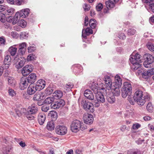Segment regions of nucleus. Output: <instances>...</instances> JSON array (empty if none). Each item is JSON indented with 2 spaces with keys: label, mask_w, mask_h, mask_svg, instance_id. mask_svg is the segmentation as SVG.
<instances>
[{
  "label": "nucleus",
  "mask_w": 154,
  "mask_h": 154,
  "mask_svg": "<svg viewBox=\"0 0 154 154\" xmlns=\"http://www.w3.org/2000/svg\"><path fill=\"white\" fill-rule=\"evenodd\" d=\"M8 93L9 95L11 97L14 96L16 94V91L11 88L9 89Z\"/></svg>",
  "instance_id": "09e8293b"
},
{
  "label": "nucleus",
  "mask_w": 154,
  "mask_h": 154,
  "mask_svg": "<svg viewBox=\"0 0 154 154\" xmlns=\"http://www.w3.org/2000/svg\"><path fill=\"white\" fill-rule=\"evenodd\" d=\"M84 96L89 100H92L94 99V97L92 91L89 89L86 90L84 93Z\"/></svg>",
  "instance_id": "2eb2a0df"
},
{
  "label": "nucleus",
  "mask_w": 154,
  "mask_h": 154,
  "mask_svg": "<svg viewBox=\"0 0 154 154\" xmlns=\"http://www.w3.org/2000/svg\"><path fill=\"white\" fill-rule=\"evenodd\" d=\"M46 128L47 129L50 131L54 130L55 128V125L53 121H51L48 122Z\"/></svg>",
  "instance_id": "cd10ccee"
},
{
  "label": "nucleus",
  "mask_w": 154,
  "mask_h": 154,
  "mask_svg": "<svg viewBox=\"0 0 154 154\" xmlns=\"http://www.w3.org/2000/svg\"><path fill=\"white\" fill-rule=\"evenodd\" d=\"M128 95V99L129 102L132 105H134L135 103V102L136 101L134 99V98L133 97L130 95Z\"/></svg>",
  "instance_id": "49530a36"
},
{
  "label": "nucleus",
  "mask_w": 154,
  "mask_h": 154,
  "mask_svg": "<svg viewBox=\"0 0 154 154\" xmlns=\"http://www.w3.org/2000/svg\"><path fill=\"white\" fill-rule=\"evenodd\" d=\"M36 87L34 85L32 84L29 85L27 90V93L28 94L31 95L34 94L36 91Z\"/></svg>",
  "instance_id": "f3484780"
},
{
  "label": "nucleus",
  "mask_w": 154,
  "mask_h": 154,
  "mask_svg": "<svg viewBox=\"0 0 154 154\" xmlns=\"http://www.w3.org/2000/svg\"><path fill=\"white\" fill-rule=\"evenodd\" d=\"M8 50L11 55L13 56L16 54L17 52V48L15 47V45H13L10 47Z\"/></svg>",
  "instance_id": "c85d7f7f"
},
{
  "label": "nucleus",
  "mask_w": 154,
  "mask_h": 154,
  "mask_svg": "<svg viewBox=\"0 0 154 154\" xmlns=\"http://www.w3.org/2000/svg\"><path fill=\"white\" fill-rule=\"evenodd\" d=\"M45 97V93L41 92L36 93L34 95L33 99L36 101H40L44 99Z\"/></svg>",
  "instance_id": "6ab92c4d"
},
{
  "label": "nucleus",
  "mask_w": 154,
  "mask_h": 154,
  "mask_svg": "<svg viewBox=\"0 0 154 154\" xmlns=\"http://www.w3.org/2000/svg\"><path fill=\"white\" fill-rule=\"evenodd\" d=\"M146 46L150 51H154V44L149 42L147 43Z\"/></svg>",
  "instance_id": "ea45409f"
},
{
  "label": "nucleus",
  "mask_w": 154,
  "mask_h": 154,
  "mask_svg": "<svg viewBox=\"0 0 154 154\" xmlns=\"http://www.w3.org/2000/svg\"><path fill=\"white\" fill-rule=\"evenodd\" d=\"M13 17L12 16H10L8 17L7 16L6 18V20L8 22H11L13 21Z\"/></svg>",
  "instance_id": "69168bd1"
},
{
  "label": "nucleus",
  "mask_w": 154,
  "mask_h": 154,
  "mask_svg": "<svg viewBox=\"0 0 154 154\" xmlns=\"http://www.w3.org/2000/svg\"><path fill=\"white\" fill-rule=\"evenodd\" d=\"M65 104V102L63 100L61 99L57 100L51 105V107L52 108L54 109H59L62 107Z\"/></svg>",
  "instance_id": "9b49d317"
},
{
  "label": "nucleus",
  "mask_w": 154,
  "mask_h": 154,
  "mask_svg": "<svg viewBox=\"0 0 154 154\" xmlns=\"http://www.w3.org/2000/svg\"><path fill=\"white\" fill-rule=\"evenodd\" d=\"M35 86L37 90L38 91H40L45 88V82L43 80H39L36 82Z\"/></svg>",
  "instance_id": "4468645a"
},
{
  "label": "nucleus",
  "mask_w": 154,
  "mask_h": 154,
  "mask_svg": "<svg viewBox=\"0 0 154 154\" xmlns=\"http://www.w3.org/2000/svg\"><path fill=\"white\" fill-rule=\"evenodd\" d=\"M132 87L130 84L127 82H125L122 90V96L125 98L128 95H131V93Z\"/></svg>",
  "instance_id": "39448f33"
},
{
  "label": "nucleus",
  "mask_w": 154,
  "mask_h": 154,
  "mask_svg": "<svg viewBox=\"0 0 154 154\" xmlns=\"http://www.w3.org/2000/svg\"><path fill=\"white\" fill-rule=\"evenodd\" d=\"M28 83L26 78L23 77L21 78L19 84L20 89L22 90H23L26 88L28 86Z\"/></svg>",
  "instance_id": "ddd939ff"
},
{
  "label": "nucleus",
  "mask_w": 154,
  "mask_h": 154,
  "mask_svg": "<svg viewBox=\"0 0 154 154\" xmlns=\"http://www.w3.org/2000/svg\"><path fill=\"white\" fill-rule=\"evenodd\" d=\"M146 109L147 111L149 112H152L153 110V107L151 103H149L146 106Z\"/></svg>",
  "instance_id": "79ce46f5"
},
{
  "label": "nucleus",
  "mask_w": 154,
  "mask_h": 154,
  "mask_svg": "<svg viewBox=\"0 0 154 154\" xmlns=\"http://www.w3.org/2000/svg\"><path fill=\"white\" fill-rule=\"evenodd\" d=\"M26 50V49H25V48L23 49H19L18 50V53L20 55H22L25 54Z\"/></svg>",
  "instance_id": "052dcab7"
},
{
  "label": "nucleus",
  "mask_w": 154,
  "mask_h": 154,
  "mask_svg": "<svg viewBox=\"0 0 154 154\" xmlns=\"http://www.w3.org/2000/svg\"><path fill=\"white\" fill-rule=\"evenodd\" d=\"M15 11V9L12 8H6L5 12L7 13V16L13 14Z\"/></svg>",
  "instance_id": "e433bc0d"
},
{
  "label": "nucleus",
  "mask_w": 154,
  "mask_h": 154,
  "mask_svg": "<svg viewBox=\"0 0 154 154\" xmlns=\"http://www.w3.org/2000/svg\"><path fill=\"white\" fill-rule=\"evenodd\" d=\"M134 99L138 105L143 106L146 101L150 99L149 95L147 93L143 92L139 89L136 90L134 94Z\"/></svg>",
  "instance_id": "f257e3e1"
},
{
  "label": "nucleus",
  "mask_w": 154,
  "mask_h": 154,
  "mask_svg": "<svg viewBox=\"0 0 154 154\" xmlns=\"http://www.w3.org/2000/svg\"><path fill=\"white\" fill-rule=\"evenodd\" d=\"M7 13L5 12H0V21L5 23L6 21Z\"/></svg>",
  "instance_id": "2f4dec72"
},
{
  "label": "nucleus",
  "mask_w": 154,
  "mask_h": 154,
  "mask_svg": "<svg viewBox=\"0 0 154 154\" xmlns=\"http://www.w3.org/2000/svg\"><path fill=\"white\" fill-rule=\"evenodd\" d=\"M5 43V38L3 36L0 37V45L3 46Z\"/></svg>",
  "instance_id": "603ef678"
},
{
  "label": "nucleus",
  "mask_w": 154,
  "mask_h": 154,
  "mask_svg": "<svg viewBox=\"0 0 154 154\" xmlns=\"http://www.w3.org/2000/svg\"><path fill=\"white\" fill-rule=\"evenodd\" d=\"M28 36V34L25 32H21L20 34V38L21 39H26Z\"/></svg>",
  "instance_id": "3c124183"
},
{
  "label": "nucleus",
  "mask_w": 154,
  "mask_h": 154,
  "mask_svg": "<svg viewBox=\"0 0 154 154\" xmlns=\"http://www.w3.org/2000/svg\"><path fill=\"white\" fill-rule=\"evenodd\" d=\"M11 35L14 38H16L18 37V34L15 32H11Z\"/></svg>",
  "instance_id": "338daca9"
},
{
  "label": "nucleus",
  "mask_w": 154,
  "mask_h": 154,
  "mask_svg": "<svg viewBox=\"0 0 154 154\" xmlns=\"http://www.w3.org/2000/svg\"><path fill=\"white\" fill-rule=\"evenodd\" d=\"M152 55L149 54H146L144 55V62H147L149 63H151L153 62V57Z\"/></svg>",
  "instance_id": "412c9836"
},
{
  "label": "nucleus",
  "mask_w": 154,
  "mask_h": 154,
  "mask_svg": "<svg viewBox=\"0 0 154 154\" xmlns=\"http://www.w3.org/2000/svg\"><path fill=\"white\" fill-rule=\"evenodd\" d=\"M33 66L31 65H28L24 67L22 70V73L24 76H27L33 70Z\"/></svg>",
  "instance_id": "f8f14e48"
},
{
  "label": "nucleus",
  "mask_w": 154,
  "mask_h": 154,
  "mask_svg": "<svg viewBox=\"0 0 154 154\" xmlns=\"http://www.w3.org/2000/svg\"><path fill=\"white\" fill-rule=\"evenodd\" d=\"M151 75V73L149 69L147 70H144V71L143 73L142 76L143 78L146 79Z\"/></svg>",
  "instance_id": "4c0bfd02"
},
{
  "label": "nucleus",
  "mask_w": 154,
  "mask_h": 154,
  "mask_svg": "<svg viewBox=\"0 0 154 154\" xmlns=\"http://www.w3.org/2000/svg\"><path fill=\"white\" fill-rule=\"evenodd\" d=\"M140 55L138 53L136 54L133 53L130 56V60L132 64L131 66L132 69H136L139 66L140 61Z\"/></svg>",
  "instance_id": "20e7f679"
},
{
  "label": "nucleus",
  "mask_w": 154,
  "mask_h": 154,
  "mask_svg": "<svg viewBox=\"0 0 154 154\" xmlns=\"http://www.w3.org/2000/svg\"><path fill=\"white\" fill-rule=\"evenodd\" d=\"M26 62V59L24 57L20 58V61L16 63L15 67L18 69H19L21 68L23 66Z\"/></svg>",
  "instance_id": "393cba45"
},
{
  "label": "nucleus",
  "mask_w": 154,
  "mask_h": 154,
  "mask_svg": "<svg viewBox=\"0 0 154 154\" xmlns=\"http://www.w3.org/2000/svg\"><path fill=\"white\" fill-rule=\"evenodd\" d=\"M26 43L25 42H23L19 45V49H26Z\"/></svg>",
  "instance_id": "5fc2aeb1"
},
{
  "label": "nucleus",
  "mask_w": 154,
  "mask_h": 154,
  "mask_svg": "<svg viewBox=\"0 0 154 154\" xmlns=\"http://www.w3.org/2000/svg\"><path fill=\"white\" fill-rule=\"evenodd\" d=\"M81 104L84 108L86 110L93 113L94 111V107L93 104L89 102H86L85 100H82Z\"/></svg>",
  "instance_id": "423d86ee"
},
{
  "label": "nucleus",
  "mask_w": 154,
  "mask_h": 154,
  "mask_svg": "<svg viewBox=\"0 0 154 154\" xmlns=\"http://www.w3.org/2000/svg\"><path fill=\"white\" fill-rule=\"evenodd\" d=\"M19 26L22 27H25L26 25V22L23 19L19 21Z\"/></svg>",
  "instance_id": "8fccbe9b"
},
{
  "label": "nucleus",
  "mask_w": 154,
  "mask_h": 154,
  "mask_svg": "<svg viewBox=\"0 0 154 154\" xmlns=\"http://www.w3.org/2000/svg\"><path fill=\"white\" fill-rule=\"evenodd\" d=\"M21 17L24 18L28 16L30 12V10L28 8H26L22 9L19 11Z\"/></svg>",
  "instance_id": "4be33fe9"
},
{
  "label": "nucleus",
  "mask_w": 154,
  "mask_h": 154,
  "mask_svg": "<svg viewBox=\"0 0 154 154\" xmlns=\"http://www.w3.org/2000/svg\"><path fill=\"white\" fill-rule=\"evenodd\" d=\"M48 116L51 117L52 121H53L56 120L57 118V113L55 111H51L48 113Z\"/></svg>",
  "instance_id": "473e14b6"
},
{
  "label": "nucleus",
  "mask_w": 154,
  "mask_h": 154,
  "mask_svg": "<svg viewBox=\"0 0 154 154\" xmlns=\"http://www.w3.org/2000/svg\"><path fill=\"white\" fill-rule=\"evenodd\" d=\"M96 9L97 11H100L103 8L102 4L99 3L96 6Z\"/></svg>",
  "instance_id": "13d9d810"
},
{
  "label": "nucleus",
  "mask_w": 154,
  "mask_h": 154,
  "mask_svg": "<svg viewBox=\"0 0 154 154\" xmlns=\"http://www.w3.org/2000/svg\"><path fill=\"white\" fill-rule=\"evenodd\" d=\"M36 74L34 73H32L29 75L27 79L29 83L32 84L36 81Z\"/></svg>",
  "instance_id": "a211bd4d"
},
{
  "label": "nucleus",
  "mask_w": 154,
  "mask_h": 154,
  "mask_svg": "<svg viewBox=\"0 0 154 154\" xmlns=\"http://www.w3.org/2000/svg\"><path fill=\"white\" fill-rule=\"evenodd\" d=\"M149 9L150 11L154 13V3L150 4L149 5Z\"/></svg>",
  "instance_id": "680f3d73"
},
{
  "label": "nucleus",
  "mask_w": 154,
  "mask_h": 154,
  "mask_svg": "<svg viewBox=\"0 0 154 154\" xmlns=\"http://www.w3.org/2000/svg\"><path fill=\"white\" fill-rule=\"evenodd\" d=\"M71 131L76 133L80 130L83 131L87 128L85 124L78 120H75L72 122L70 126Z\"/></svg>",
  "instance_id": "7ed1b4c3"
},
{
  "label": "nucleus",
  "mask_w": 154,
  "mask_h": 154,
  "mask_svg": "<svg viewBox=\"0 0 154 154\" xmlns=\"http://www.w3.org/2000/svg\"><path fill=\"white\" fill-rule=\"evenodd\" d=\"M46 118L45 115L44 113H39L38 116V121L40 125H42L45 121Z\"/></svg>",
  "instance_id": "aec40b11"
},
{
  "label": "nucleus",
  "mask_w": 154,
  "mask_h": 154,
  "mask_svg": "<svg viewBox=\"0 0 154 154\" xmlns=\"http://www.w3.org/2000/svg\"><path fill=\"white\" fill-rule=\"evenodd\" d=\"M27 49L29 53L33 52L35 50L36 47L34 45H32L28 47Z\"/></svg>",
  "instance_id": "c03bdc74"
},
{
  "label": "nucleus",
  "mask_w": 154,
  "mask_h": 154,
  "mask_svg": "<svg viewBox=\"0 0 154 154\" xmlns=\"http://www.w3.org/2000/svg\"><path fill=\"white\" fill-rule=\"evenodd\" d=\"M6 8L3 5H0V12H3L5 11Z\"/></svg>",
  "instance_id": "774afa93"
},
{
  "label": "nucleus",
  "mask_w": 154,
  "mask_h": 154,
  "mask_svg": "<svg viewBox=\"0 0 154 154\" xmlns=\"http://www.w3.org/2000/svg\"><path fill=\"white\" fill-rule=\"evenodd\" d=\"M55 100V98L53 97H48L44 101V103L46 104H49L53 103H52Z\"/></svg>",
  "instance_id": "f704fd0d"
},
{
  "label": "nucleus",
  "mask_w": 154,
  "mask_h": 154,
  "mask_svg": "<svg viewBox=\"0 0 154 154\" xmlns=\"http://www.w3.org/2000/svg\"><path fill=\"white\" fill-rule=\"evenodd\" d=\"M38 109L37 107L35 105L33 104L29 106L27 109V112L31 114H35L37 113Z\"/></svg>",
  "instance_id": "b1692460"
},
{
  "label": "nucleus",
  "mask_w": 154,
  "mask_h": 154,
  "mask_svg": "<svg viewBox=\"0 0 154 154\" xmlns=\"http://www.w3.org/2000/svg\"><path fill=\"white\" fill-rule=\"evenodd\" d=\"M83 119L85 123L89 125L92 124L94 121L93 116L88 113H86L84 115Z\"/></svg>",
  "instance_id": "9d476101"
},
{
  "label": "nucleus",
  "mask_w": 154,
  "mask_h": 154,
  "mask_svg": "<svg viewBox=\"0 0 154 154\" xmlns=\"http://www.w3.org/2000/svg\"><path fill=\"white\" fill-rule=\"evenodd\" d=\"M11 61V58L9 55H6L5 57L4 63H9Z\"/></svg>",
  "instance_id": "a18cd8bd"
},
{
  "label": "nucleus",
  "mask_w": 154,
  "mask_h": 154,
  "mask_svg": "<svg viewBox=\"0 0 154 154\" xmlns=\"http://www.w3.org/2000/svg\"><path fill=\"white\" fill-rule=\"evenodd\" d=\"M22 57H20L18 55H17L14 59V62H15L16 63H17L20 61V58Z\"/></svg>",
  "instance_id": "0e129e2a"
},
{
  "label": "nucleus",
  "mask_w": 154,
  "mask_h": 154,
  "mask_svg": "<svg viewBox=\"0 0 154 154\" xmlns=\"http://www.w3.org/2000/svg\"><path fill=\"white\" fill-rule=\"evenodd\" d=\"M141 65L140 64H139V66L138 67V68H137L136 69H132L133 70H136L137 69L138 71L136 73L138 75H142L143 73V71H144V69L143 68L141 67Z\"/></svg>",
  "instance_id": "c9c22d12"
},
{
  "label": "nucleus",
  "mask_w": 154,
  "mask_h": 154,
  "mask_svg": "<svg viewBox=\"0 0 154 154\" xmlns=\"http://www.w3.org/2000/svg\"><path fill=\"white\" fill-rule=\"evenodd\" d=\"M134 114V112L133 111L131 110H126L125 115L128 117L132 116Z\"/></svg>",
  "instance_id": "864d4df0"
},
{
  "label": "nucleus",
  "mask_w": 154,
  "mask_h": 154,
  "mask_svg": "<svg viewBox=\"0 0 154 154\" xmlns=\"http://www.w3.org/2000/svg\"><path fill=\"white\" fill-rule=\"evenodd\" d=\"M136 30L133 28L129 29L128 31V35H133L135 33Z\"/></svg>",
  "instance_id": "6e6d98bb"
},
{
  "label": "nucleus",
  "mask_w": 154,
  "mask_h": 154,
  "mask_svg": "<svg viewBox=\"0 0 154 154\" xmlns=\"http://www.w3.org/2000/svg\"><path fill=\"white\" fill-rule=\"evenodd\" d=\"M106 99L108 102L110 103H113L115 101V97L113 94L107 95Z\"/></svg>",
  "instance_id": "c756f323"
},
{
  "label": "nucleus",
  "mask_w": 154,
  "mask_h": 154,
  "mask_svg": "<svg viewBox=\"0 0 154 154\" xmlns=\"http://www.w3.org/2000/svg\"><path fill=\"white\" fill-rule=\"evenodd\" d=\"M19 11L17 12L15 14L12 23L13 24H15L20 20L21 16Z\"/></svg>",
  "instance_id": "7c9ffc66"
},
{
  "label": "nucleus",
  "mask_w": 154,
  "mask_h": 154,
  "mask_svg": "<svg viewBox=\"0 0 154 154\" xmlns=\"http://www.w3.org/2000/svg\"><path fill=\"white\" fill-rule=\"evenodd\" d=\"M8 85L12 87H14L16 85V82L14 79L12 77H8Z\"/></svg>",
  "instance_id": "a878e982"
},
{
  "label": "nucleus",
  "mask_w": 154,
  "mask_h": 154,
  "mask_svg": "<svg viewBox=\"0 0 154 154\" xmlns=\"http://www.w3.org/2000/svg\"><path fill=\"white\" fill-rule=\"evenodd\" d=\"M141 126L140 124L138 123H135L134 124L132 127L134 129H137L140 128Z\"/></svg>",
  "instance_id": "bf43d9fd"
},
{
  "label": "nucleus",
  "mask_w": 154,
  "mask_h": 154,
  "mask_svg": "<svg viewBox=\"0 0 154 154\" xmlns=\"http://www.w3.org/2000/svg\"><path fill=\"white\" fill-rule=\"evenodd\" d=\"M90 26L92 28H94L96 26L97 22L95 20L91 19L89 22Z\"/></svg>",
  "instance_id": "58836bf2"
},
{
  "label": "nucleus",
  "mask_w": 154,
  "mask_h": 154,
  "mask_svg": "<svg viewBox=\"0 0 154 154\" xmlns=\"http://www.w3.org/2000/svg\"><path fill=\"white\" fill-rule=\"evenodd\" d=\"M96 95V100L94 101L95 105L96 107H98L100 105V103H103L105 101V99L103 94L97 93Z\"/></svg>",
  "instance_id": "0eeeda50"
},
{
  "label": "nucleus",
  "mask_w": 154,
  "mask_h": 154,
  "mask_svg": "<svg viewBox=\"0 0 154 154\" xmlns=\"http://www.w3.org/2000/svg\"><path fill=\"white\" fill-rule=\"evenodd\" d=\"M55 129L56 133L60 135H64L67 132V128L64 125H58L56 127Z\"/></svg>",
  "instance_id": "1a4fd4ad"
},
{
  "label": "nucleus",
  "mask_w": 154,
  "mask_h": 154,
  "mask_svg": "<svg viewBox=\"0 0 154 154\" xmlns=\"http://www.w3.org/2000/svg\"><path fill=\"white\" fill-rule=\"evenodd\" d=\"M83 8L84 9V10L85 11H88L90 9L89 6H88V5L86 4H84V5H83Z\"/></svg>",
  "instance_id": "e2e57ef3"
},
{
  "label": "nucleus",
  "mask_w": 154,
  "mask_h": 154,
  "mask_svg": "<svg viewBox=\"0 0 154 154\" xmlns=\"http://www.w3.org/2000/svg\"><path fill=\"white\" fill-rule=\"evenodd\" d=\"M116 2L113 0H109L106 2V7L108 9L112 8L114 7L115 3Z\"/></svg>",
  "instance_id": "bb28decb"
},
{
  "label": "nucleus",
  "mask_w": 154,
  "mask_h": 154,
  "mask_svg": "<svg viewBox=\"0 0 154 154\" xmlns=\"http://www.w3.org/2000/svg\"><path fill=\"white\" fill-rule=\"evenodd\" d=\"M90 85V88L94 91V94H96L98 93V86L96 82H91Z\"/></svg>",
  "instance_id": "dca6fc26"
},
{
  "label": "nucleus",
  "mask_w": 154,
  "mask_h": 154,
  "mask_svg": "<svg viewBox=\"0 0 154 154\" xmlns=\"http://www.w3.org/2000/svg\"><path fill=\"white\" fill-rule=\"evenodd\" d=\"M122 80L120 77L116 75L115 77V82L113 83L112 93L116 96H119L120 94L119 88L121 87Z\"/></svg>",
  "instance_id": "f03ea898"
},
{
  "label": "nucleus",
  "mask_w": 154,
  "mask_h": 154,
  "mask_svg": "<svg viewBox=\"0 0 154 154\" xmlns=\"http://www.w3.org/2000/svg\"><path fill=\"white\" fill-rule=\"evenodd\" d=\"M93 31L90 28H87L85 30L83 29L82 36L84 38H86L87 35L92 34Z\"/></svg>",
  "instance_id": "5701e85b"
},
{
  "label": "nucleus",
  "mask_w": 154,
  "mask_h": 154,
  "mask_svg": "<svg viewBox=\"0 0 154 154\" xmlns=\"http://www.w3.org/2000/svg\"><path fill=\"white\" fill-rule=\"evenodd\" d=\"M106 88L108 90H111L112 92L113 83L110 76L105 75L103 78Z\"/></svg>",
  "instance_id": "6e6552de"
},
{
  "label": "nucleus",
  "mask_w": 154,
  "mask_h": 154,
  "mask_svg": "<svg viewBox=\"0 0 154 154\" xmlns=\"http://www.w3.org/2000/svg\"><path fill=\"white\" fill-rule=\"evenodd\" d=\"M33 114H31L27 112L26 113V116L27 118L29 120H33L34 119V116L32 115Z\"/></svg>",
  "instance_id": "de8ad7c7"
},
{
  "label": "nucleus",
  "mask_w": 154,
  "mask_h": 154,
  "mask_svg": "<svg viewBox=\"0 0 154 154\" xmlns=\"http://www.w3.org/2000/svg\"><path fill=\"white\" fill-rule=\"evenodd\" d=\"M63 95V92L60 90L55 91L53 93V96L54 97H57L58 98L61 97Z\"/></svg>",
  "instance_id": "72a5a7b5"
},
{
  "label": "nucleus",
  "mask_w": 154,
  "mask_h": 154,
  "mask_svg": "<svg viewBox=\"0 0 154 154\" xmlns=\"http://www.w3.org/2000/svg\"><path fill=\"white\" fill-rule=\"evenodd\" d=\"M73 85L71 83H68L65 86L64 89L66 91H69L70 90L73 88Z\"/></svg>",
  "instance_id": "37998d69"
},
{
  "label": "nucleus",
  "mask_w": 154,
  "mask_h": 154,
  "mask_svg": "<svg viewBox=\"0 0 154 154\" xmlns=\"http://www.w3.org/2000/svg\"><path fill=\"white\" fill-rule=\"evenodd\" d=\"M36 58V56L33 54H31L27 57L26 60L28 61H30L35 60Z\"/></svg>",
  "instance_id": "a19ab883"
},
{
  "label": "nucleus",
  "mask_w": 154,
  "mask_h": 154,
  "mask_svg": "<svg viewBox=\"0 0 154 154\" xmlns=\"http://www.w3.org/2000/svg\"><path fill=\"white\" fill-rule=\"evenodd\" d=\"M53 91V89L50 87L48 88L46 90V94L48 95L52 94Z\"/></svg>",
  "instance_id": "4d7b16f0"
}]
</instances>
